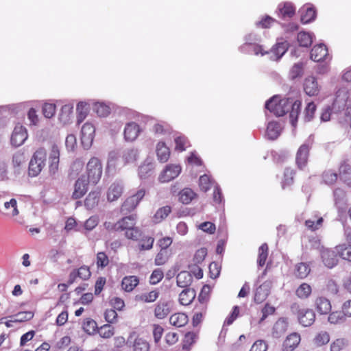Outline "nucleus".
<instances>
[{"mask_svg": "<svg viewBox=\"0 0 351 351\" xmlns=\"http://www.w3.org/2000/svg\"><path fill=\"white\" fill-rule=\"evenodd\" d=\"M195 297V291L193 289H184L179 295V301L182 305L189 304Z\"/></svg>", "mask_w": 351, "mask_h": 351, "instance_id": "32", "label": "nucleus"}, {"mask_svg": "<svg viewBox=\"0 0 351 351\" xmlns=\"http://www.w3.org/2000/svg\"><path fill=\"white\" fill-rule=\"evenodd\" d=\"M159 297V291L153 290L149 293H143L142 294L136 295L135 300L147 303L155 302Z\"/></svg>", "mask_w": 351, "mask_h": 351, "instance_id": "34", "label": "nucleus"}, {"mask_svg": "<svg viewBox=\"0 0 351 351\" xmlns=\"http://www.w3.org/2000/svg\"><path fill=\"white\" fill-rule=\"evenodd\" d=\"M47 152L45 148L40 147L34 153L29 164V175L37 176L45 166Z\"/></svg>", "mask_w": 351, "mask_h": 351, "instance_id": "3", "label": "nucleus"}, {"mask_svg": "<svg viewBox=\"0 0 351 351\" xmlns=\"http://www.w3.org/2000/svg\"><path fill=\"white\" fill-rule=\"evenodd\" d=\"M323 221V218L315 213L305 221V226L308 230L315 231L322 226Z\"/></svg>", "mask_w": 351, "mask_h": 351, "instance_id": "27", "label": "nucleus"}, {"mask_svg": "<svg viewBox=\"0 0 351 351\" xmlns=\"http://www.w3.org/2000/svg\"><path fill=\"white\" fill-rule=\"evenodd\" d=\"M304 92L309 96L317 95L319 92V86L315 77H306L304 82Z\"/></svg>", "mask_w": 351, "mask_h": 351, "instance_id": "20", "label": "nucleus"}, {"mask_svg": "<svg viewBox=\"0 0 351 351\" xmlns=\"http://www.w3.org/2000/svg\"><path fill=\"white\" fill-rule=\"evenodd\" d=\"M193 282V276L186 271L180 272L176 276L177 285L180 287L186 289Z\"/></svg>", "mask_w": 351, "mask_h": 351, "instance_id": "28", "label": "nucleus"}, {"mask_svg": "<svg viewBox=\"0 0 351 351\" xmlns=\"http://www.w3.org/2000/svg\"><path fill=\"white\" fill-rule=\"evenodd\" d=\"M346 317L347 316L343 311H335L329 315L328 320L332 324H341L346 322Z\"/></svg>", "mask_w": 351, "mask_h": 351, "instance_id": "40", "label": "nucleus"}, {"mask_svg": "<svg viewBox=\"0 0 351 351\" xmlns=\"http://www.w3.org/2000/svg\"><path fill=\"white\" fill-rule=\"evenodd\" d=\"M140 133L139 125L135 122L128 123L124 128V138L127 141H133Z\"/></svg>", "mask_w": 351, "mask_h": 351, "instance_id": "21", "label": "nucleus"}, {"mask_svg": "<svg viewBox=\"0 0 351 351\" xmlns=\"http://www.w3.org/2000/svg\"><path fill=\"white\" fill-rule=\"evenodd\" d=\"M288 321L287 318L281 317L278 319L274 324L271 335L274 338H280L287 331L288 328Z\"/></svg>", "mask_w": 351, "mask_h": 351, "instance_id": "22", "label": "nucleus"}, {"mask_svg": "<svg viewBox=\"0 0 351 351\" xmlns=\"http://www.w3.org/2000/svg\"><path fill=\"white\" fill-rule=\"evenodd\" d=\"M125 237L134 241H138L142 237V231L136 227H133L125 232Z\"/></svg>", "mask_w": 351, "mask_h": 351, "instance_id": "59", "label": "nucleus"}, {"mask_svg": "<svg viewBox=\"0 0 351 351\" xmlns=\"http://www.w3.org/2000/svg\"><path fill=\"white\" fill-rule=\"evenodd\" d=\"M93 109L99 117H107L110 112V108L103 102L95 103Z\"/></svg>", "mask_w": 351, "mask_h": 351, "instance_id": "46", "label": "nucleus"}, {"mask_svg": "<svg viewBox=\"0 0 351 351\" xmlns=\"http://www.w3.org/2000/svg\"><path fill=\"white\" fill-rule=\"evenodd\" d=\"M149 345L147 341L142 338L136 339L134 343V351H149Z\"/></svg>", "mask_w": 351, "mask_h": 351, "instance_id": "58", "label": "nucleus"}, {"mask_svg": "<svg viewBox=\"0 0 351 351\" xmlns=\"http://www.w3.org/2000/svg\"><path fill=\"white\" fill-rule=\"evenodd\" d=\"M300 341V336L296 332L290 334L287 337L283 343V351H292L299 344Z\"/></svg>", "mask_w": 351, "mask_h": 351, "instance_id": "23", "label": "nucleus"}, {"mask_svg": "<svg viewBox=\"0 0 351 351\" xmlns=\"http://www.w3.org/2000/svg\"><path fill=\"white\" fill-rule=\"evenodd\" d=\"M171 302L160 300L156 305L154 315L158 319H164L171 312Z\"/></svg>", "mask_w": 351, "mask_h": 351, "instance_id": "18", "label": "nucleus"}, {"mask_svg": "<svg viewBox=\"0 0 351 351\" xmlns=\"http://www.w3.org/2000/svg\"><path fill=\"white\" fill-rule=\"evenodd\" d=\"M179 201L189 204L195 197L196 193L190 188H184L179 193Z\"/></svg>", "mask_w": 351, "mask_h": 351, "instance_id": "36", "label": "nucleus"}, {"mask_svg": "<svg viewBox=\"0 0 351 351\" xmlns=\"http://www.w3.org/2000/svg\"><path fill=\"white\" fill-rule=\"evenodd\" d=\"M4 207L7 210H10V211L8 213V214H10L13 217H15L19 215V210L17 208V202L15 199H11L9 202H5L4 203Z\"/></svg>", "mask_w": 351, "mask_h": 351, "instance_id": "56", "label": "nucleus"}, {"mask_svg": "<svg viewBox=\"0 0 351 351\" xmlns=\"http://www.w3.org/2000/svg\"><path fill=\"white\" fill-rule=\"evenodd\" d=\"M281 130L282 128L279 123L270 121L267 126L266 136L269 140H275L280 134Z\"/></svg>", "mask_w": 351, "mask_h": 351, "instance_id": "26", "label": "nucleus"}, {"mask_svg": "<svg viewBox=\"0 0 351 351\" xmlns=\"http://www.w3.org/2000/svg\"><path fill=\"white\" fill-rule=\"evenodd\" d=\"M27 138L26 128L19 123L16 124L11 136V144L14 147H19L25 143Z\"/></svg>", "mask_w": 351, "mask_h": 351, "instance_id": "11", "label": "nucleus"}, {"mask_svg": "<svg viewBox=\"0 0 351 351\" xmlns=\"http://www.w3.org/2000/svg\"><path fill=\"white\" fill-rule=\"evenodd\" d=\"M337 173L332 170L325 171L322 174V179L324 182L328 185L335 184L337 180Z\"/></svg>", "mask_w": 351, "mask_h": 351, "instance_id": "51", "label": "nucleus"}, {"mask_svg": "<svg viewBox=\"0 0 351 351\" xmlns=\"http://www.w3.org/2000/svg\"><path fill=\"white\" fill-rule=\"evenodd\" d=\"M145 194V191L144 189H139L135 194L126 199L122 204L121 210L123 212H130L133 210L143 198Z\"/></svg>", "mask_w": 351, "mask_h": 351, "instance_id": "12", "label": "nucleus"}, {"mask_svg": "<svg viewBox=\"0 0 351 351\" xmlns=\"http://www.w3.org/2000/svg\"><path fill=\"white\" fill-rule=\"evenodd\" d=\"M119 224L120 225V231L130 230L136 224V218L134 215H130L128 217H125L119 221Z\"/></svg>", "mask_w": 351, "mask_h": 351, "instance_id": "41", "label": "nucleus"}, {"mask_svg": "<svg viewBox=\"0 0 351 351\" xmlns=\"http://www.w3.org/2000/svg\"><path fill=\"white\" fill-rule=\"evenodd\" d=\"M154 169V164L145 160L138 168V175L141 178L148 177Z\"/></svg>", "mask_w": 351, "mask_h": 351, "instance_id": "42", "label": "nucleus"}, {"mask_svg": "<svg viewBox=\"0 0 351 351\" xmlns=\"http://www.w3.org/2000/svg\"><path fill=\"white\" fill-rule=\"evenodd\" d=\"M99 192H90L84 201L85 206L87 208V209H92L95 208L97 205L99 201Z\"/></svg>", "mask_w": 351, "mask_h": 351, "instance_id": "39", "label": "nucleus"}, {"mask_svg": "<svg viewBox=\"0 0 351 351\" xmlns=\"http://www.w3.org/2000/svg\"><path fill=\"white\" fill-rule=\"evenodd\" d=\"M294 171L291 168H287L284 173V180L282 182V188L285 186H289L293 183Z\"/></svg>", "mask_w": 351, "mask_h": 351, "instance_id": "63", "label": "nucleus"}, {"mask_svg": "<svg viewBox=\"0 0 351 351\" xmlns=\"http://www.w3.org/2000/svg\"><path fill=\"white\" fill-rule=\"evenodd\" d=\"M301 22L304 24L311 23L316 16V11L314 8L304 6L300 9Z\"/></svg>", "mask_w": 351, "mask_h": 351, "instance_id": "29", "label": "nucleus"}, {"mask_svg": "<svg viewBox=\"0 0 351 351\" xmlns=\"http://www.w3.org/2000/svg\"><path fill=\"white\" fill-rule=\"evenodd\" d=\"M315 308L321 315H326L331 311V304L329 300L324 297H319L315 301Z\"/></svg>", "mask_w": 351, "mask_h": 351, "instance_id": "24", "label": "nucleus"}, {"mask_svg": "<svg viewBox=\"0 0 351 351\" xmlns=\"http://www.w3.org/2000/svg\"><path fill=\"white\" fill-rule=\"evenodd\" d=\"M89 181L86 176H82L78 178L75 184V189L73 193V197L74 199H80L86 193L88 190V184Z\"/></svg>", "mask_w": 351, "mask_h": 351, "instance_id": "15", "label": "nucleus"}, {"mask_svg": "<svg viewBox=\"0 0 351 351\" xmlns=\"http://www.w3.org/2000/svg\"><path fill=\"white\" fill-rule=\"evenodd\" d=\"M83 330L88 334H94L97 329V324L95 321L88 318L84 320L82 326Z\"/></svg>", "mask_w": 351, "mask_h": 351, "instance_id": "52", "label": "nucleus"}, {"mask_svg": "<svg viewBox=\"0 0 351 351\" xmlns=\"http://www.w3.org/2000/svg\"><path fill=\"white\" fill-rule=\"evenodd\" d=\"M333 113H337V119L343 126L351 128V90L346 88L339 89L331 106Z\"/></svg>", "mask_w": 351, "mask_h": 351, "instance_id": "2", "label": "nucleus"}, {"mask_svg": "<svg viewBox=\"0 0 351 351\" xmlns=\"http://www.w3.org/2000/svg\"><path fill=\"white\" fill-rule=\"evenodd\" d=\"M311 147L310 140L305 141L296 153L295 161L299 169H302L307 164L309 151Z\"/></svg>", "mask_w": 351, "mask_h": 351, "instance_id": "8", "label": "nucleus"}, {"mask_svg": "<svg viewBox=\"0 0 351 351\" xmlns=\"http://www.w3.org/2000/svg\"><path fill=\"white\" fill-rule=\"evenodd\" d=\"M300 106L301 103L298 100L293 101L291 98L280 99L278 96H274L265 103V108L276 117H281L289 112L290 122L293 126H295L297 122Z\"/></svg>", "mask_w": 351, "mask_h": 351, "instance_id": "1", "label": "nucleus"}, {"mask_svg": "<svg viewBox=\"0 0 351 351\" xmlns=\"http://www.w3.org/2000/svg\"><path fill=\"white\" fill-rule=\"evenodd\" d=\"M138 149L134 147L125 148L121 152V157L125 164L135 162L138 158Z\"/></svg>", "mask_w": 351, "mask_h": 351, "instance_id": "30", "label": "nucleus"}, {"mask_svg": "<svg viewBox=\"0 0 351 351\" xmlns=\"http://www.w3.org/2000/svg\"><path fill=\"white\" fill-rule=\"evenodd\" d=\"M261 40V36L258 34L250 33L245 36V43L241 46L240 51L246 52L247 48L253 45H256L257 42Z\"/></svg>", "mask_w": 351, "mask_h": 351, "instance_id": "37", "label": "nucleus"}, {"mask_svg": "<svg viewBox=\"0 0 351 351\" xmlns=\"http://www.w3.org/2000/svg\"><path fill=\"white\" fill-rule=\"evenodd\" d=\"M77 123L82 122L88 114V107L86 103L80 101L77 105Z\"/></svg>", "mask_w": 351, "mask_h": 351, "instance_id": "48", "label": "nucleus"}, {"mask_svg": "<svg viewBox=\"0 0 351 351\" xmlns=\"http://www.w3.org/2000/svg\"><path fill=\"white\" fill-rule=\"evenodd\" d=\"M336 250L343 259L351 262V245H341L336 247Z\"/></svg>", "mask_w": 351, "mask_h": 351, "instance_id": "49", "label": "nucleus"}, {"mask_svg": "<svg viewBox=\"0 0 351 351\" xmlns=\"http://www.w3.org/2000/svg\"><path fill=\"white\" fill-rule=\"evenodd\" d=\"M298 41L299 43V45L301 47H309L312 42H313V38L311 34L306 32H300L298 34Z\"/></svg>", "mask_w": 351, "mask_h": 351, "instance_id": "47", "label": "nucleus"}, {"mask_svg": "<svg viewBox=\"0 0 351 351\" xmlns=\"http://www.w3.org/2000/svg\"><path fill=\"white\" fill-rule=\"evenodd\" d=\"M341 175L348 176V179H345L344 182L347 185L351 186V168H350V167L347 165H341L339 167V176Z\"/></svg>", "mask_w": 351, "mask_h": 351, "instance_id": "64", "label": "nucleus"}, {"mask_svg": "<svg viewBox=\"0 0 351 351\" xmlns=\"http://www.w3.org/2000/svg\"><path fill=\"white\" fill-rule=\"evenodd\" d=\"M337 251L335 249L331 250L328 248H322L320 251V256L324 265L332 269L335 267L338 263Z\"/></svg>", "mask_w": 351, "mask_h": 351, "instance_id": "10", "label": "nucleus"}, {"mask_svg": "<svg viewBox=\"0 0 351 351\" xmlns=\"http://www.w3.org/2000/svg\"><path fill=\"white\" fill-rule=\"evenodd\" d=\"M60 162V148L58 145L52 143L49 154V171L54 175L58 169Z\"/></svg>", "mask_w": 351, "mask_h": 351, "instance_id": "9", "label": "nucleus"}, {"mask_svg": "<svg viewBox=\"0 0 351 351\" xmlns=\"http://www.w3.org/2000/svg\"><path fill=\"white\" fill-rule=\"evenodd\" d=\"M158 160L160 162H166L170 156V150L164 142H158L156 148Z\"/></svg>", "mask_w": 351, "mask_h": 351, "instance_id": "25", "label": "nucleus"}, {"mask_svg": "<svg viewBox=\"0 0 351 351\" xmlns=\"http://www.w3.org/2000/svg\"><path fill=\"white\" fill-rule=\"evenodd\" d=\"M303 67L304 65L302 62L294 64L289 71L290 78L294 80L298 77H300L303 73Z\"/></svg>", "mask_w": 351, "mask_h": 351, "instance_id": "54", "label": "nucleus"}, {"mask_svg": "<svg viewBox=\"0 0 351 351\" xmlns=\"http://www.w3.org/2000/svg\"><path fill=\"white\" fill-rule=\"evenodd\" d=\"M348 345V340L344 338L337 339L330 344V351H341Z\"/></svg>", "mask_w": 351, "mask_h": 351, "instance_id": "57", "label": "nucleus"}, {"mask_svg": "<svg viewBox=\"0 0 351 351\" xmlns=\"http://www.w3.org/2000/svg\"><path fill=\"white\" fill-rule=\"evenodd\" d=\"M328 56V49L324 44L315 45L311 51V58L315 62L327 60Z\"/></svg>", "mask_w": 351, "mask_h": 351, "instance_id": "14", "label": "nucleus"}, {"mask_svg": "<svg viewBox=\"0 0 351 351\" xmlns=\"http://www.w3.org/2000/svg\"><path fill=\"white\" fill-rule=\"evenodd\" d=\"M138 278L135 276H125L121 282L122 289L127 291H132L138 284Z\"/></svg>", "mask_w": 351, "mask_h": 351, "instance_id": "31", "label": "nucleus"}, {"mask_svg": "<svg viewBox=\"0 0 351 351\" xmlns=\"http://www.w3.org/2000/svg\"><path fill=\"white\" fill-rule=\"evenodd\" d=\"M98 332L101 337L108 339L114 333V327L108 324H104L98 328Z\"/></svg>", "mask_w": 351, "mask_h": 351, "instance_id": "53", "label": "nucleus"}, {"mask_svg": "<svg viewBox=\"0 0 351 351\" xmlns=\"http://www.w3.org/2000/svg\"><path fill=\"white\" fill-rule=\"evenodd\" d=\"M311 271V268L307 263H300L295 267L294 274L296 277L303 279L305 278Z\"/></svg>", "mask_w": 351, "mask_h": 351, "instance_id": "38", "label": "nucleus"}, {"mask_svg": "<svg viewBox=\"0 0 351 351\" xmlns=\"http://www.w3.org/2000/svg\"><path fill=\"white\" fill-rule=\"evenodd\" d=\"M34 314L31 311L19 312L14 315L10 316L14 318L15 322H23L32 319Z\"/></svg>", "mask_w": 351, "mask_h": 351, "instance_id": "55", "label": "nucleus"}, {"mask_svg": "<svg viewBox=\"0 0 351 351\" xmlns=\"http://www.w3.org/2000/svg\"><path fill=\"white\" fill-rule=\"evenodd\" d=\"M278 16L282 19H290L295 14V8L290 2L280 3L276 10Z\"/></svg>", "mask_w": 351, "mask_h": 351, "instance_id": "16", "label": "nucleus"}, {"mask_svg": "<svg viewBox=\"0 0 351 351\" xmlns=\"http://www.w3.org/2000/svg\"><path fill=\"white\" fill-rule=\"evenodd\" d=\"M95 128L90 123H86L81 130V142L85 149H88L93 142L95 137Z\"/></svg>", "mask_w": 351, "mask_h": 351, "instance_id": "7", "label": "nucleus"}, {"mask_svg": "<svg viewBox=\"0 0 351 351\" xmlns=\"http://www.w3.org/2000/svg\"><path fill=\"white\" fill-rule=\"evenodd\" d=\"M86 170L88 180L90 182L97 184L102 175V165L101 161L96 157L91 158L87 163Z\"/></svg>", "mask_w": 351, "mask_h": 351, "instance_id": "5", "label": "nucleus"}, {"mask_svg": "<svg viewBox=\"0 0 351 351\" xmlns=\"http://www.w3.org/2000/svg\"><path fill=\"white\" fill-rule=\"evenodd\" d=\"M176 149L179 151L185 150L186 147L189 146V141L184 136H178L175 138Z\"/></svg>", "mask_w": 351, "mask_h": 351, "instance_id": "62", "label": "nucleus"}, {"mask_svg": "<svg viewBox=\"0 0 351 351\" xmlns=\"http://www.w3.org/2000/svg\"><path fill=\"white\" fill-rule=\"evenodd\" d=\"M169 322L174 326L182 327L188 322V317L183 313H175L170 317Z\"/></svg>", "mask_w": 351, "mask_h": 351, "instance_id": "35", "label": "nucleus"}, {"mask_svg": "<svg viewBox=\"0 0 351 351\" xmlns=\"http://www.w3.org/2000/svg\"><path fill=\"white\" fill-rule=\"evenodd\" d=\"M272 283L271 280H268L256 288L254 293V302L256 303H262L267 299L270 293Z\"/></svg>", "mask_w": 351, "mask_h": 351, "instance_id": "13", "label": "nucleus"}, {"mask_svg": "<svg viewBox=\"0 0 351 351\" xmlns=\"http://www.w3.org/2000/svg\"><path fill=\"white\" fill-rule=\"evenodd\" d=\"M288 49V43L287 42L278 43L274 45L267 54L270 55V59L271 60L278 61L283 55L286 53Z\"/></svg>", "mask_w": 351, "mask_h": 351, "instance_id": "17", "label": "nucleus"}, {"mask_svg": "<svg viewBox=\"0 0 351 351\" xmlns=\"http://www.w3.org/2000/svg\"><path fill=\"white\" fill-rule=\"evenodd\" d=\"M182 168L179 165L169 164L160 173L158 177L159 182L162 183L169 182L176 178L181 173Z\"/></svg>", "mask_w": 351, "mask_h": 351, "instance_id": "6", "label": "nucleus"}, {"mask_svg": "<svg viewBox=\"0 0 351 351\" xmlns=\"http://www.w3.org/2000/svg\"><path fill=\"white\" fill-rule=\"evenodd\" d=\"M123 192V183L116 181L110 186L107 193V199L109 202L115 201L121 196Z\"/></svg>", "mask_w": 351, "mask_h": 351, "instance_id": "19", "label": "nucleus"}, {"mask_svg": "<svg viewBox=\"0 0 351 351\" xmlns=\"http://www.w3.org/2000/svg\"><path fill=\"white\" fill-rule=\"evenodd\" d=\"M330 341V336L327 332L322 331L319 332L315 338V343L316 345L321 346L328 343Z\"/></svg>", "mask_w": 351, "mask_h": 351, "instance_id": "60", "label": "nucleus"}, {"mask_svg": "<svg viewBox=\"0 0 351 351\" xmlns=\"http://www.w3.org/2000/svg\"><path fill=\"white\" fill-rule=\"evenodd\" d=\"M295 293L298 298L301 299H306L311 293V287L307 283H302L296 289Z\"/></svg>", "mask_w": 351, "mask_h": 351, "instance_id": "45", "label": "nucleus"}, {"mask_svg": "<svg viewBox=\"0 0 351 351\" xmlns=\"http://www.w3.org/2000/svg\"><path fill=\"white\" fill-rule=\"evenodd\" d=\"M171 208L169 206H163L159 208L154 216V221L155 223H159L165 219L171 213Z\"/></svg>", "mask_w": 351, "mask_h": 351, "instance_id": "43", "label": "nucleus"}, {"mask_svg": "<svg viewBox=\"0 0 351 351\" xmlns=\"http://www.w3.org/2000/svg\"><path fill=\"white\" fill-rule=\"evenodd\" d=\"M268 256V246L267 243L262 244L258 249V265L262 267L265 265Z\"/></svg>", "mask_w": 351, "mask_h": 351, "instance_id": "50", "label": "nucleus"}, {"mask_svg": "<svg viewBox=\"0 0 351 351\" xmlns=\"http://www.w3.org/2000/svg\"><path fill=\"white\" fill-rule=\"evenodd\" d=\"M199 184L201 190L206 192L210 189L212 186V181L208 176L204 174L200 176L199 180Z\"/></svg>", "mask_w": 351, "mask_h": 351, "instance_id": "61", "label": "nucleus"}, {"mask_svg": "<svg viewBox=\"0 0 351 351\" xmlns=\"http://www.w3.org/2000/svg\"><path fill=\"white\" fill-rule=\"evenodd\" d=\"M293 313L297 314L299 322L305 327L311 326L315 319V314L312 309L301 308L297 303L291 306Z\"/></svg>", "mask_w": 351, "mask_h": 351, "instance_id": "4", "label": "nucleus"}, {"mask_svg": "<svg viewBox=\"0 0 351 351\" xmlns=\"http://www.w3.org/2000/svg\"><path fill=\"white\" fill-rule=\"evenodd\" d=\"M73 110V104H67L62 106L59 116L60 121L62 122L64 124L67 123L72 117Z\"/></svg>", "mask_w": 351, "mask_h": 351, "instance_id": "33", "label": "nucleus"}, {"mask_svg": "<svg viewBox=\"0 0 351 351\" xmlns=\"http://www.w3.org/2000/svg\"><path fill=\"white\" fill-rule=\"evenodd\" d=\"M25 157L23 152H17L13 155L12 163L14 167L15 172L17 173H20V167L25 163Z\"/></svg>", "mask_w": 351, "mask_h": 351, "instance_id": "44", "label": "nucleus"}]
</instances>
